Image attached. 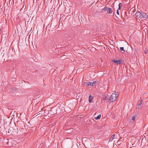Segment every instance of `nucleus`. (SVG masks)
Here are the masks:
<instances>
[{
  "instance_id": "1",
  "label": "nucleus",
  "mask_w": 148,
  "mask_h": 148,
  "mask_svg": "<svg viewBox=\"0 0 148 148\" xmlns=\"http://www.w3.org/2000/svg\"><path fill=\"white\" fill-rule=\"evenodd\" d=\"M117 97L118 95H117L116 93H114L112 94L110 97L109 100V101L110 102H113L114 101L116 100Z\"/></svg>"
},
{
  "instance_id": "2",
  "label": "nucleus",
  "mask_w": 148,
  "mask_h": 148,
  "mask_svg": "<svg viewBox=\"0 0 148 148\" xmlns=\"http://www.w3.org/2000/svg\"><path fill=\"white\" fill-rule=\"evenodd\" d=\"M96 81H94L93 82H85L84 83V84L87 86H94L96 84Z\"/></svg>"
},
{
  "instance_id": "3",
  "label": "nucleus",
  "mask_w": 148,
  "mask_h": 148,
  "mask_svg": "<svg viewBox=\"0 0 148 148\" xmlns=\"http://www.w3.org/2000/svg\"><path fill=\"white\" fill-rule=\"evenodd\" d=\"M142 13L139 12H137L134 15L137 18H141Z\"/></svg>"
},
{
  "instance_id": "4",
  "label": "nucleus",
  "mask_w": 148,
  "mask_h": 148,
  "mask_svg": "<svg viewBox=\"0 0 148 148\" xmlns=\"http://www.w3.org/2000/svg\"><path fill=\"white\" fill-rule=\"evenodd\" d=\"M105 9L108 12L109 14H111L112 11V9L108 7L107 6H105Z\"/></svg>"
},
{
  "instance_id": "5",
  "label": "nucleus",
  "mask_w": 148,
  "mask_h": 148,
  "mask_svg": "<svg viewBox=\"0 0 148 148\" xmlns=\"http://www.w3.org/2000/svg\"><path fill=\"white\" fill-rule=\"evenodd\" d=\"M148 18V15L146 14L145 13L142 12L141 15V19L145 18L146 19Z\"/></svg>"
},
{
  "instance_id": "6",
  "label": "nucleus",
  "mask_w": 148,
  "mask_h": 148,
  "mask_svg": "<svg viewBox=\"0 0 148 148\" xmlns=\"http://www.w3.org/2000/svg\"><path fill=\"white\" fill-rule=\"evenodd\" d=\"M112 62L114 63H116L117 64H120L121 63V60H112Z\"/></svg>"
},
{
  "instance_id": "7",
  "label": "nucleus",
  "mask_w": 148,
  "mask_h": 148,
  "mask_svg": "<svg viewBox=\"0 0 148 148\" xmlns=\"http://www.w3.org/2000/svg\"><path fill=\"white\" fill-rule=\"evenodd\" d=\"M136 116H137L136 115H135L133 116L132 119L131 120L130 122L132 123H134L135 121V118L136 117Z\"/></svg>"
},
{
  "instance_id": "8",
  "label": "nucleus",
  "mask_w": 148,
  "mask_h": 148,
  "mask_svg": "<svg viewBox=\"0 0 148 148\" xmlns=\"http://www.w3.org/2000/svg\"><path fill=\"white\" fill-rule=\"evenodd\" d=\"M115 135H113L109 139V141H112L114 138Z\"/></svg>"
},
{
  "instance_id": "9",
  "label": "nucleus",
  "mask_w": 148,
  "mask_h": 148,
  "mask_svg": "<svg viewBox=\"0 0 148 148\" xmlns=\"http://www.w3.org/2000/svg\"><path fill=\"white\" fill-rule=\"evenodd\" d=\"M92 96L90 95L89 96V101L90 103H91L92 101Z\"/></svg>"
},
{
  "instance_id": "10",
  "label": "nucleus",
  "mask_w": 148,
  "mask_h": 148,
  "mask_svg": "<svg viewBox=\"0 0 148 148\" xmlns=\"http://www.w3.org/2000/svg\"><path fill=\"white\" fill-rule=\"evenodd\" d=\"M102 97L104 100L106 101L108 100V98L105 95H102Z\"/></svg>"
},
{
  "instance_id": "11",
  "label": "nucleus",
  "mask_w": 148,
  "mask_h": 148,
  "mask_svg": "<svg viewBox=\"0 0 148 148\" xmlns=\"http://www.w3.org/2000/svg\"><path fill=\"white\" fill-rule=\"evenodd\" d=\"M142 103L141 102H139V103H138L137 106V109L140 108V107L141 106Z\"/></svg>"
},
{
  "instance_id": "12",
  "label": "nucleus",
  "mask_w": 148,
  "mask_h": 148,
  "mask_svg": "<svg viewBox=\"0 0 148 148\" xmlns=\"http://www.w3.org/2000/svg\"><path fill=\"white\" fill-rule=\"evenodd\" d=\"M101 115L99 114L97 117L95 118V119L96 120L99 119L101 118Z\"/></svg>"
},
{
  "instance_id": "13",
  "label": "nucleus",
  "mask_w": 148,
  "mask_h": 148,
  "mask_svg": "<svg viewBox=\"0 0 148 148\" xmlns=\"http://www.w3.org/2000/svg\"><path fill=\"white\" fill-rule=\"evenodd\" d=\"M120 50L121 51H123L124 52L125 51V50L124 49V48L123 47H120Z\"/></svg>"
},
{
  "instance_id": "14",
  "label": "nucleus",
  "mask_w": 148,
  "mask_h": 148,
  "mask_svg": "<svg viewBox=\"0 0 148 148\" xmlns=\"http://www.w3.org/2000/svg\"><path fill=\"white\" fill-rule=\"evenodd\" d=\"M122 6V5L121 3H119V7H121Z\"/></svg>"
},
{
  "instance_id": "15",
  "label": "nucleus",
  "mask_w": 148,
  "mask_h": 148,
  "mask_svg": "<svg viewBox=\"0 0 148 148\" xmlns=\"http://www.w3.org/2000/svg\"><path fill=\"white\" fill-rule=\"evenodd\" d=\"M116 13H117V14H118V15H119V11L118 10H117V11Z\"/></svg>"
},
{
  "instance_id": "16",
  "label": "nucleus",
  "mask_w": 148,
  "mask_h": 148,
  "mask_svg": "<svg viewBox=\"0 0 148 148\" xmlns=\"http://www.w3.org/2000/svg\"><path fill=\"white\" fill-rule=\"evenodd\" d=\"M143 101V100L141 99V101H140V102H141V103H142Z\"/></svg>"
},
{
  "instance_id": "17",
  "label": "nucleus",
  "mask_w": 148,
  "mask_h": 148,
  "mask_svg": "<svg viewBox=\"0 0 148 148\" xmlns=\"http://www.w3.org/2000/svg\"><path fill=\"white\" fill-rule=\"evenodd\" d=\"M16 90V88H14V89H13V90Z\"/></svg>"
},
{
  "instance_id": "18",
  "label": "nucleus",
  "mask_w": 148,
  "mask_h": 148,
  "mask_svg": "<svg viewBox=\"0 0 148 148\" xmlns=\"http://www.w3.org/2000/svg\"><path fill=\"white\" fill-rule=\"evenodd\" d=\"M121 7H119L118 9L119 10H120L121 9Z\"/></svg>"
}]
</instances>
